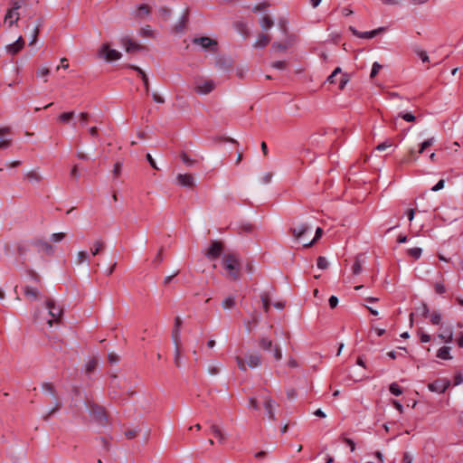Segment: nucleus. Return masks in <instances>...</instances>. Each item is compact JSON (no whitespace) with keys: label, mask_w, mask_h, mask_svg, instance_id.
I'll list each match as a JSON object with an SVG mask.
<instances>
[{"label":"nucleus","mask_w":463,"mask_h":463,"mask_svg":"<svg viewBox=\"0 0 463 463\" xmlns=\"http://www.w3.org/2000/svg\"><path fill=\"white\" fill-rule=\"evenodd\" d=\"M45 307L48 310V316L50 317V318L46 320L48 326L52 327L54 323H60L63 314V309L52 298L46 300Z\"/></svg>","instance_id":"f257e3e1"},{"label":"nucleus","mask_w":463,"mask_h":463,"mask_svg":"<svg viewBox=\"0 0 463 463\" xmlns=\"http://www.w3.org/2000/svg\"><path fill=\"white\" fill-rule=\"evenodd\" d=\"M223 268L228 271L229 277L232 280L240 279V261L236 255L227 254L223 257Z\"/></svg>","instance_id":"f03ea898"},{"label":"nucleus","mask_w":463,"mask_h":463,"mask_svg":"<svg viewBox=\"0 0 463 463\" xmlns=\"http://www.w3.org/2000/svg\"><path fill=\"white\" fill-rule=\"evenodd\" d=\"M259 346L264 351L272 352L273 356L277 361L281 360L282 352L280 347L278 345H274L272 340L269 337H260L259 340Z\"/></svg>","instance_id":"7ed1b4c3"},{"label":"nucleus","mask_w":463,"mask_h":463,"mask_svg":"<svg viewBox=\"0 0 463 463\" xmlns=\"http://www.w3.org/2000/svg\"><path fill=\"white\" fill-rule=\"evenodd\" d=\"M279 26L281 33L287 36V40L285 43L274 42L272 43V48L278 51H286L287 48L290 46L294 41L293 35H288V26L285 20H279Z\"/></svg>","instance_id":"20e7f679"},{"label":"nucleus","mask_w":463,"mask_h":463,"mask_svg":"<svg viewBox=\"0 0 463 463\" xmlns=\"http://www.w3.org/2000/svg\"><path fill=\"white\" fill-rule=\"evenodd\" d=\"M99 56L107 61H114L119 60L122 55L118 51L111 49L108 43H104L99 50Z\"/></svg>","instance_id":"39448f33"},{"label":"nucleus","mask_w":463,"mask_h":463,"mask_svg":"<svg viewBox=\"0 0 463 463\" xmlns=\"http://www.w3.org/2000/svg\"><path fill=\"white\" fill-rule=\"evenodd\" d=\"M215 89V82L213 80L197 79L194 82V90L197 94L206 95Z\"/></svg>","instance_id":"423d86ee"},{"label":"nucleus","mask_w":463,"mask_h":463,"mask_svg":"<svg viewBox=\"0 0 463 463\" xmlns=\"http://www.w3.org/2000/svg\"><path fill=\"white\" fill-rule=\"evenodd\" d=\"M90 413L99 425L104 426L107 423V414L103 407L98 404H91L90 406Z\"/></svg>","instance_id":"0eeeda50"},{"label":"nucleus","mask_w":463,"mask_h":463,"mask_svg":"<svg viewBox=\"0 0 463 463\" xmlns=\"http://www.w3.org/2000/svg\"><path fill=\"white\" fill-rule=\"evenodd\" d=\"M294 238L299 242H307L305 240L306 233L310 232V228L306 223H299L297 226L290 229Z\"/></svg>","instance_id":"6e6552de"},{"label":"nucleus","mask_w":463,"mask_h":463,"mask_svg":"<svg viewBox=\"0 0 463 463\" xmlns=\"http://www.w3.org/2000/svg\"><path fill=\"white\" fill-rule=\"evenodd\" d=\"M31 245L36 247L38 251L43 252L48 256H52L54 253V247L46 241L41 239L33 240Z\"/></svg>","instance_id":"1a4fd4ad"},{"label":"nucleus","mask_w":463,"mask_h":463,"mask_svg":"<svg viewBox=\"0 0 463 463\" xmlns=\"http://www.w3.org/2000/svg\"><path fill=\"white\" fill-rule=\"evenodd\" d=\"M450 385L448 379H437L431 383H429L428 388L430 391L438 393H443Z\"/></svg>","instance_id":"9d476101"},{"label":"nucleus","mask_w":463,"mask_h":463,"mask_svg":"<svg viewBox=\"0 0 463 463\" xmlns=\"http://www.w3.org/2000/svg\"><path fill=\"white\" fill-rule=\"evenodd\" d=\"M193 43L194 44L201 45L202 48H203L204 50H210L213 52L215 51V48L217 46V42L215 40H213L206 36L194 38L193 40Z\"/></svg>","instance_id":"9b49d317"},{"label":"nucleus","mask_w":463,"mask_h":463,"mask_svg":"<svg viewBox=\"0 0 463 463\" xmlns=\"http://www.w3.org/2000/svg\"><path fill=\"white\" fill-rule=\"evenodd\" d=\"M263 405L268 418L271 420H275V408L278 405L276 402L269 396H263Z\"/></svg>","instance_id":"f8f14e48"},{"label":"nucleus","mask_w":463,"mask_h":463,"mask_svg":"<svg viewBox=\"0 0 463 463\" xmlns=\"http://www.w3.org/2000/svg\"><path fill=\"white\" fill-rule=\"evenodd\" d=\"M222 251V244L220 241H213L205 255L209 260H216Z\"/></svg>","instance_id":"ddd939ff"},{"label":"nucleus","mask_w":463,"mask_h":463,"mask_svg":"<svg viewBox=\"0 0 463 463\" xmlns=\"http://www.w3.org/2000/svg\"><path fill=\"white\" fill-rule=\"evenodd\" d=\"M120 43L128 53L136 52L144 48L142 45L131 40L128 36L122 37Z\"/></svg>","instance_id":"4468645a"},{"label":"nucleus","mask_w":463,"mask_h":463,"mask_svg":"<svg viewBox=\"0 0 463 463\" xmlns=\"http://www.w3.org/2000/svg\"><path fill=\"white\" fill-rule=\"evenodd\" d=\"M349 30L352 32V33L359 38L363 39H371L376 36L378 33L383 32L384 29L383 27L368 31V32H359L354 27H350Z\"/></svg>","instance_id":"2eb2a0df"},{"label":"nucleus","mask_w":463,"mask_h":463,"mask_svg":"<svg viewBox=\"0 0 463 463\" xmlns=\"http://www.w3.org/2000/svg\"><path fill=\"white\" fill-rule=\"evenodd\" d=\"M18 259L21 260V264L24 265L25 258L30 250V245L25 241H20L15 246Z\"/></svg>","instance_id":"dca6fc26"},{"label":"nucleus","mask_w":463,"mask_h":463,"mask_svg":"<svg viewBox=\"0 0 463 463\" xmlns=\"http://www.w3.org/2000/svg\"><path fill=\"white\" fill-rule=\"evenodd\" d=\"M176 179L177 184L183 187L193 188L194 186V178L190 174H178Z\"/></svg>","instance_id":"f3484780"},{"label":"nucleus","mask_w":463,"mask_h":463,"mask_svg":"<svg viewBox=\"0 0 463 463\" xmlns=\"http://www.w3.org/2000/svg\"><path fill=\"white\" fill-rule=\"evenodd\" d=\"M182 326V319L180 317H176L175 318V325L172 331V339L175 344V345H177V344H180L181 342V334H180V328Z\"/></svg>","instance_id":"a211bd4d"},{"label":"nucleus","mask_w":463,"mask_h":463,"mask_svg":"<svg viewBox=\"0 0 463 463\" xmlns=\"http://www.w3.org/2000/svg\"><path fill=\"white\" fill-rule=\"evenodd\" d=\"M24 46V40L22 36H20L14 43H11L6 46V51L8 53L14 55L18 53Z\"/></svg>","instance_id":"6ab92c4d"},{"label":"nucleus","mask_w":463,"mask_h":463,"mask_svg":"<svg viewBox=\"0 0 463 463\" xmlns=\"http://www.w3.org/2000/svg\"><path fill=\"white\" fill-rule=\"evenodd\" d=\"M20 19L19 13L12 9H8L5 15V24H8L9 26H12L14 24H16Z\"/></svg>","instance_id":"aec40b11"},{"label":"nucleus","mask_w":463,"mask_h":463,"mask_svg":"<svg viewBox=\"0 0 463 463\" xmlns=\"http://www.w3.org/2000/svg\"><path fill=\"white\" fill-rule=\"evenodd\" d=\"M247 365L250 368H256L261 364V357L258 354H250L246 356Z\"/></svg>","instance_id":"412c9836"},{"label":"nucleus","mask_w":463,"mask_h":463,"mask_svg":"<svg viewBox=\"0 0 463 463\" xmlns=\"http://www.w3.org/2000/svg\"><path fill=\"white\" fill-rule=\"evenodd\" d=\"M270 42V37L267 34L260 33L258 35L256 42L253 44L255 49H262L266 47Z\"/></svg>","instance_id":"4be33fe9"},{"label":"nucleus","mask_w":463,"mask_h":463,"mask_svg":"<svg viewBox=\"0 0 463 463\" xmlns=\"http://www.w3.org/2000/svg\"><path fill=\"white\" fill-rule=\"evenodd\" d=\"M438 337L445 343H451L453 341V332L451 327H442L441 332L438 335Z\"/></svg>","instance_id":"5701e85b"},{"label":"nucleus","mask_w":463,"mask_h":463,"mask_svg":"<svg viewBox=\"0 0 463 463\" xmlns=\"http://www.w3.org/2000/svg\"><path fill=\"white\" fill-rule=\"evenodd\" d=\"M210 430L212 432V434L217 438L218 441L221 443V444H223L226 440V437L225 435L223 434V432L222 431V430L216 425V424H211L210 426Z\"/></svg>","instance_id":"b1692460"},{"label":"nucleus","mask_w":463,"mask_h":463,"mask_svg":"<svg viewBox=\"0 0 463 463\" xmlns=\"http://www.w3.org/2000/svg\"><path fill=\"white\" fill-rule=\"evenodd\" d=\"M10 132V128L8 127L0 128V149L8 148L11 146V140L5 139L3 137Z\"/></svg>","instance_id":"393cba45"},{"label":"nucleus","mask_w":463,"mask_h":463,"mask_svg":"<svg viewBox=\"0 0 463 463\" xmlns=\"http://www.w3.org/2000/svg\"><path fill=\"white\" fill-rule=\"evenodd\" d=\"M188 21V13L187 11L180 17L178 23L174 27V32L176 33H183L186 23Z\"/></svg>","instance_id":"a878e982"},{"label":"nucleus","mask_w":463,"mask_h":463,"mask_svg":"<svg viewBox=\"0 0 463 463\" xmlns=\"http://www.w3.org/2000/svg\"><path fill=\"white\" fill-rule=\"evenodd\" d=\"M263 310L268 313L270 308L271 296L269 291H264L260 295Z\"/></svg>","instance_id":"bb28decb"},{"label":"nucleus","mask_w":463,"mask_h":463,"mask_svg":"<svg viewBox=\"0 0 463 463\" xmlns=\"http://www.w3.org/2000/svg\"><path fill=\"white\" fill-rule=\"evenodd\" d=\"M130 68L135 70L140 75L142 81L144 83L146 92L148 93L149 82H148V77L146 76V72L142 69H140L139 67L135 66V65H131Z\"/></svg>","instance_id":"cd10ccee"},{"label":"nucleus","mask_w":463,"mask_h":463,"mask_svg":"<svg viewBox=\"0 0 463 463\" xmlns=\"http://www.w3.org/2000/svg\"><path fill=\"white\" fill-rule=\"evenodd\" d=\"M24 291L25 297L32 300L38 299V298L40 296V292L37 288H33L29 286H25L24 288Z\"/></svg>","instance_id":"c85d7f7f"},{"label":"nucleus","mask_w":463,"mask_h":463,"mask_svg":"<svg viewBox=\"0 0 463 463\" xmlns=\"http://www.w3.org/2000/svg\"><path fill=\"white\" fill-rule=\"evenodd\" d=\"M43 23V21L42 18L37 20V24H36V26L33 30V33H32L31 40L29 42V45H33V44L36 43L37 38H38V34H39V32H40V27L42 26Z\"/></svg>","instance_id":"c756f323"},{"label":"nucleus","mask_w":463,"mask_h":463,"mask_svg":"<svg viewBox=\"0 0 463 463\" xmlns=\"http://www.w3.org/2000/svg\"><path fill=\"white\" fill-rule=\"evenodd\" d=\"M25 177L31 183L38 184L43 180V176L36 170L26 173Z\"/></svg>","instance_id":"7c9ffc66"},{"label":"nucleus","mask_w":463,"mask_h":463,"mask_svg":"<svg viewBox=\"0 0 463 463\" xmlns=\"http://www.w3.org/2000/svg\"><path fill=\"white\" fill-rule=\"evenodd\" d=\"M449 352H450V347L442 346L438 350L437 357L443 359V360H450V359H452V356L450 355Z\"/></svg>","instance_id":"2f4dec72"},{"label":"nucleus","mask_w":463,"mask_h":463,"mask_svg":"<svg viewBox=\"0 0 463 463\" xmlns=\"http://www.w3.org/2000/svg\"><path fill=\"white\" fill-rule=\"evenodd\" d=\"M260 24L263 30L267 31L274 25V22L269 15H265L260 20Z\"/></svg>","instance_id":"473e14b6"},{"label":"nucleus","mask_w":463,"mask_h":463,"mask_svg":"<svg viewBox=\"0 0 463 463\" xmlns=\"http://www.w3.org/2000/svg\"><path fill=\"white\" fill-rule=\"evenodd\" d=\"M89 253L88 251L86 250H81V251H79L77 253V257H76V264L77 265H81L85 262H87L89 264Z\"/></svg>","instance_id":"72a5a7b5"},{"label":"nucleus","mask_w":463,"mask_h":463,"mask_svg":"<svg viewBox=\"0 0 463 463\" xmlns=\"http://www.w3.org/2000/svg\"><path fill=\"white\" fill-rule=\"evenodd\" d=\"M105 248V242L103 241L98 240L94 241L93 247L91 248V255L96 256L98 255L100 250H102Z\"/></svg>","instance_id":"f704fd0d"},{"label":"nucleus","mask_w":463,"mask_h":463,"mask_svg":"<svg viewBox=\"0 0 463 463\" xmlns=\"http://www.w3.org/2000/svg\"><path fill=\"white\" fill-rule=\"evenodd\" d=\"M416 313L423 317H428L430 309L426 303L421 302L419 307L415 308Z\"/></svg>","instance_id":"c9c22d12"},{"label":"nucleus","mask_w":463,"mask_h":463,"mask_svg":"<svg viewBox=\"0 0 463 463\" xmlns=\"http://www.w3.org/2000/svg\"><path fill=\"white\" fill-rule=\"evenodd\" d=\"M236 302H235V297L233 296H229L227 298H225L222 302V307L224 308V309H231L232 307H234Z\"/></svg>","instance_id":"e433bc0d"},{"label":"nucleus","mask_w":463,"mask_h":463,"mask_svg":"<svg viewBox=\"0 0 463 463\" xmlns=\"http://www.w3.org/2000/svg\"><path fill=\"white\" fill-rule=\"evenodd\" d=\"M158 14L164 21H168L172 14V12L168 7L161 6L158 8Z\"/></svg>","instance_id":"4c0bfd02"},{"label":"nucleus","mask_w":463,"mask_h":463,"mask_svg":"<svg viewBox=\"0 0 463 463\" xmlns=\"http://www.w3.org/2000/svg\"><path fill=\"white\" fill-rule=\"evenodd\" d=\"M407 253H408L409 256H411L414 260H418L421 256L422 250L420 248H418V247L411 248V249H409L407 250Z\"/></svg>","instance_id":"58836bf2"},{"label":"nucleus","mask_w":463,"mask_h":463,"mask_svg":"<svg viewBox=\"0 0 463 463\" xmlns=\"http://www.w3.org/2000/svg\"><path fill=\"white\" fill-rule=\"evenodd\" d=\"M322 233H323V230L320 227H318L316 230L315 237L311 241L304 242V247L307 248V247L312 246L315 243V241H317L322 236Z\"/></svg>","instance_id":"ea45409f"},{"label":"nucleus","mask_w":463,"mask_h":463,"mask_svg":"<svg viewBox=\"0 0 463 463\" xmlns=\"http://www.w3.org/2000/svg\"><path fill=\"white\" fill-rule=\"evenodd\" d=\"M74 117V112L73 111H70V112H64L62 114H61L59 116V120L61 122V123H69L72 118Z\"/></svg>","instance_id":"a19ab883"},{"label":"nucleus","mask_w":463,"mask_h":463,"mask_svg":"<svg viewBox=\"0 0 463 463\" xmlns=\"http://www.w3.org/2000/svg\"><path fill=\"white\" fill-rule=\"evenodd\" d=\"M389 390L392 394L395 396H400L402 394V389L400 387V385L397 383H392L390 384Z\"/></svg>","instance_id":"79ce46f5"},{"label":"nucleus","mask_w":463,"mask_h":463,"mask_svg":"<svg viewBox=\"0 0 463 463\" xmlns=\"http://www.w3.org/2000/svg\"><path fill=\"white\" fill-rule=\"evenodd\" d=\"M361 256L356 257L355 261L352 267V271L354 275H358L362 271V263L360 260Z\"/></svg>","instance_id":"37998d69"},{"label":"nucleus","mask_w":463,"mask_h":463,"mask_svg":"<svg viewBox=\"0 0 463 463\" xmlns=\"http://www.w3.org/2000/svg\"><path fill=\"white\" fill-rule=\"evenodd\" d=\"M430 323L432 325H439L441 323V320H442V316H441V314L439 312L434 311L430 315Z\"/></svg>","instance_id":"c03bdc74"},{"label":"nucleus","mask_w":463,"mask_h":463,"mask_svg":"<svg viewBox=\"0 0 463 463\" xmlns=\"http://www.w3.org/2000/svg\"><path fill=\"white\" fill-rule=\"evenodd\" d=\"M435 142V138L434 137H430L428 139H426L425 141H423L421 144H420V149H419V153L421 154L424 152V150L426 148H428L429 146H432Z\"/></svg>","instance_id":"a18cd8bd"},{"label":"nucleus","mask_w":463,"mask_h":463,"mask_svg":"<svg viewBox=\"0 0 463 463\" xmlns=\"http://www.w3.org/2000/svg\"><path fill=\"white\" fill-rule=\"evenodd\" d=\"M61 407V402L56 401L55 405L43 416V420H47L52 414L58 411Z\"/></svg>","instance_id":"49530a36"},{"label":"nucleus","mask_w":463,"mask_h":463,"mask_svg":"<svg viewBox=\"0 0 463 463\" xmlns=\"http://www.w3.org/2000/svg\"><path fill=\"white\" fill-rule=\"evenodd\" d=\"M317 266L320 269H326L328 267V262L325 257L319 256L317 260Z\"/></svg>","instance_id":"de8ad7c7"},{"label":"nucleus","mask_w":463,"mask_h":463,"mask_svg":"<svg viewBox=\"0 0 463 463\" xmlns=\"http://www.w3.org/2000/svg\"><path fill=\"white\" fill-rule=\"evenodd\" d=\"M414 52L415 53L418 55V57L423 61V62H427L429 61V56L427 54V52L423 50H420L419 48H415L414 49Z\"/></svg>","instance_id":"09e8293b"},{"label":"nucleus","mask_w":463,"mask_h":463,"mask_svg":"<svg viewBox=\"0 0 463 463\" xmlns=\"http://www.w3.org/2000/svg\"><path fill=\"white\" fill-rule=\"evenodd\" d=\"M175 358H174V362H175V364L177 366V367H180L181 366V358H180V344H177V345H175Z\"/></svg>","instance_id":"8fccbe9b"},{"label":"nucleus","mask_w":463,"mask_h":463,"mask_svg":"<svg viewBox=\"0 0 463 463\" xmlns=\"http://www.w3.org/2000/svg\"><path fill=\"white\" fill-rule=\"evenodd\" d=\"M26 274H27V275H28V276H29V277H30V278H31L34 282H36V283H40V282H41V278H40L39 274H38L35 270H33V269H28L26 270Z\"/></svg>","instance_id":"3c124183"},{"label":"nucleus","mask_w":463,"mask_h":463,"mask_svg":"<svg viewBox=\"0 0 463 463\" xmlns=\"http://www.w3.org/2000/svg\"><path fill=\"white\" fill-rule=\"evenodd\" d=\"M381 69H382V65L379 62H377V61L373 62V66H372L371 73H370V78L371 79L374 78L378 74V72Z\"/></svg>","instance_id":"603ef678"},{"label":"nucleus","mask_w":463,"mask_h":463,"mask_svg":"<svg viewBox=\"0 0 463 463\" xmlns=\"http://www.w3.org/2000/svg\"><path fill=\"white\" fill-rule=\"evenodd\" d=\"M66 237V234L64 232H57L52 233L51 236V241L52 242H60Z\"/></svg>","instance_id":"864d4df0"},{"label":"nucleus","mask_w":463,"mask_h":463,"mask_svg":"<svg viewBox=\"0 0 463 463\" xmlns=\"http://www.w3.org/2000/svg\"><path fill=\"white\" fill-rule=\"evenodd\" d=\"M236 362H237V364H238V367L241 371H247V360L245 361L244 359H242L241 357L240 356H236Z\"/></svg>","instance_id":"5fc2aeb1"},{"label":"nucleus","mask_w":463,"mask_h":463,"mask_svg":"<svg viewBox=\"0 0 463 463\" xmlns=\"http://www.w3.org/2000/svg\"><path fill=\"white\" fill-rule=\"evenodd\" d=\"M150 14V7L147 5H139L138 7V13H137V16H140L142 14Z\"/></svg>","instance_id":"6e6d98bb"},{"label":"nucleus","mask_w":463,"mask_h":463,"mask_svg":"<svg viewBox=\"0 0 463 463\" xmlns=\"http://www.w3.org/2000/svg\"><path fill=\"white\" fill-rule=\"evenodd\" d=\"M434 289H435V292L439 295H442L446 292L445 285L441 282H437L434 285Z\"/></svg>","instance_id":"4d7b16f0"},{"label":"nucleus","mask_w":463,"mask_h":463,"mask_svg":"<svg viewBox=\"0 0 463 463\" xmlns=\"http://www.w3.org/2000/svg\"><path fill=\"white\" fill-rule=\"evenodd\" d=\"M24 4V0H12L11 5L12 7L10 9L14 10L15 12L23 6Z\"/></svg>","instance_id":"13d9d810"},{"label":"nucleus","mask_w":463,"mask_h":463,"mask_svg":"<svg viewBox=\"0 0 463 463\" xmlns=\"http://www.w3.org/2000/svg\"><path fill=\"white\" fill-rule=\"evenodd\" d=\"M399 117H401L402 119H404L407 122H413L415 120L414 115H412L410 112H406V113L402 112L399 114Z\"/></svg>","instance_id":"bf43d9fd"},{"label":"nucleus","mask_w":463,"mask_h":463,"mask_svg":"<svg viewBox=\"0 0 463 463\" xmlns=\"http://www.w3.org/2000/svg\"><path fill=\"white\" fill-rule=\"evenodd\" d=\"M140 34L145 37H153V32L149 25L143 27L140 31Z\"/></svg>","instance_id":"052dcab7"},{"label":"nucleus","mask_w":463,"mask_h":463,"mask_svg":"<svg viewBox=\"0 0 463 463\" xmlns=\"http://www.w3.org/2000/svg\"><path fill=\"white\" fill-rule=\"evenodd\" d=\"M139 429L136 428V429H133V430H127L125 432V436L127 437V439H134L135 437H137V435L138 434L139 432Z\"/></svg>","instance_id":"680f3d73"},{"label":"nucleus","mask_w":463,"mask_h":463,"mask_svg":"<svg viewBox=\"0 0 463 463\" xmlns=\"http://www.w3.org/2000/svg\"><path fill=\"white\" fill-rule=\"evenodd\" d=\"M49 74L50 70L46 67H40L36 71L38 77H47Z\"/></svg>","instance_id":"e2e57ef3"},{"label":"nucleus","mask_w":463,"mask_h":463,"mask_svg":"<svg viewBox=\"0 0 463 463\" xmlns=\"http://www.w3.org/2000/svg\"><path fill=\"white\" fill-rule=\"evenodd\" d=\"M349 81V77L347 74H343L340 78V80H339V89L340 90H343L345 85L347 84V82Z\"/></svg>","instance_id":"0e129e2a"},{"label":"nucleus","mask_w":463,"mask_h":463,"mask_svg":"<svg viewBox=\"0 0 463 463\" xmlns=\"http://www.w3.org/2000/svg\"><path fill=\"white\" fill-rule=\"evenodd\" d=\"M392 146V143L391 141L389 140H386L381 144H379L377 146H376V149L378 151H384L386 148L390 147Z\"/></svg>","instance_id":"69168bd1"},{"label":"nucleus","mask_w":463,"mask_h":463,"mask_svg":"<svg viewBox=\"0 0 463 463\" xmlns=\"http://www.w3.org/2000/svg\"><path fill=\"white\" fill-rule=\"evenodd\" d=\"M181 158L182 161L189 166L193 165L194 163V160L191 159L185 153L182 154Z\"/></svg>","instance_id":"338daca9"},{"label":"nucleus","mask_w":463,"mask_h":463,"mask_svg":"<svg viewBox=\"0 0 463 463\" xmlns=\"http://www.w3.org/2000/svg\"><path fill=\"white\" fill-rule=\"evenodd\" d=\"M42 387H43V390H44L45 392H50L53 396L55 395V391H54L52 384L46 383H43Z\"/></svg>","instance_id":"774afa93"}]
</instances>
